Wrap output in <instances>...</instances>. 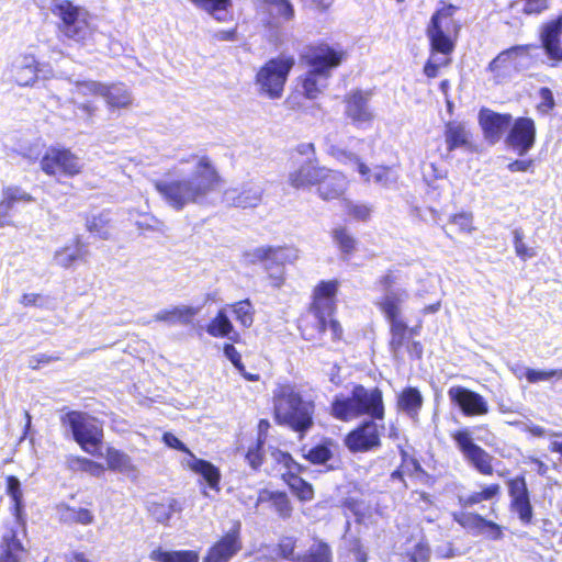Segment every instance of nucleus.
<instances>
[{"instance_id":"obj_1","label":"nucleus","mask_w":562,"mask_h":562,"mask_svg":"<svg viewBox=\"0 0 562 562\" xmlns=\"http://www.w3.org/2000/svg\"><path fill=\"white\" fill-rule=\"evenodd\" d=\"M180 161L194 162L191 178L154 182L155 190L173 209L180 211L188 204L203 203L209 195L221 191L224 179L209 155L191 154Z\"/></svg>"},{"instance_id":"obj_2","label":"nucleus","mask_w":562,"mask_h":562,"mask_svg":"<svg viewBox=\"0 0 562 562\" xmlns=\"http://www.w3.org/2000/svg\"><path fill=\"white\" fill-rule=\"evenodd\" d=\"M272 404L274 423L299 434L300 438L314 427L315 402L305 398L294 384H278L273 390Z\"/></svg>"},{"instance_id":"obj_3","label":"nucleus","mask_w":562,"mask_h":562,"mask_svg":"<svg viewBox=\"0 0 562 562\" xmlns=\"http://www.w3.org/2000/svg\"><path fill=\"white\" fill-rule=\"evenodd\" d=\"M403 295L404 292H392L383 295L375 302V307L389 323V348L393 355L406 351L415 359L423 356V345L420 341L413 340L422 330L420 322L414 326H408L403 315Z\"/></svg>"},{"instance_id":"obj_4","label":"nucleus","mask_w":562,"mask_h":562,"mask_svg":"<svg viewBox=\"0 0 562 562\" xmlns=\"http://www.w3.org/2000/svg\"><path fill=\"white\" fill-rule=\"evenodd\" d=\"M329 414L333 418L344 423L362 416L382 422L385 417L383 392L378 386L367 389L360 383L353 384L348 396L334 397L329 406Z\"/></svg>"},{"instance_id":"obj_5","label":"nucleus","mask_w":562,"mask_h":562,"mask_svg":"<svg viewBox=\"0 0 562 562\" xmlns=\"http://www.w3.org/2000/svg\"><path fill=\"white\" fill-rule=\"evenodd\" d=\"M340 282L337 279L322 280L312 291V300L308 312L314 316L313 322L308 316L302 315L297 321V328L305 340H314L327 330V317L336 313L337 293Z\"/></svg>"},{"instance_id":"obj_6","label":"nucleus","mask_w":562,"mask_h":562,"mask_svg":"<svg viewBox=\"0 0 562 562\" xmlns=\"http://www.w3.org/2000/svg\"><path fill=\"white\" fill-rule=\"evenodd\" d=\"M459 11V5L445 0L439 1L426 26V36L432 54L448 56L453 53L461 31V23L456 18Z\"/></svg>"},{"instance_id":"obj_7","label":"nucleus","mask_w":562,"mask_h":562,"mask_svg":"<svg viewBox=\"0 0 562 562\" xmlns=\"http://www.w3.org/2000/svg\"><path fill=\"white\" fill-rule=\"evenodd\" d=\"M60 423L83 452L93 457L101 456L103 422L87 412L70 409L60 416Z\"/></svg>"},{"instance_id":"obj_8","label":"nucleus","mask_w":562,"mask_h":562,"mask_svg":"<svg viewBox=\"0 0 562 562\" xmlns=\"http://www.w3.org/2000/svg\"><path fill=\"white\" fill-rule=\"evenodd\" d=\"M294 65L293 56H278L265 61L255 76L259 93L271 100L280 99Z\"/></svg>"},{"instance_id":"obj_9","label":"nucleus","mask_w":562,"mask_h":562,"mask_svg":"<svg viewBox=\"0 0 562 562\" xmlns=\"http://www.w3.org/2000/svg\"><path fill=\"white\" fill-rule=\"evenodd\" d=\"M247 261L251 265H260L269 273L272 284L280 286L284 282L283 269L292 265L296 258V250L286 245L260 246L245 252Z\"/></svg>"},{"instance_id":"obj_10","label":"nucleus","mask_w":562,"mask_h":562,"mask_svg":"<svg viewBox=\"0 0 562 562\" xmlns=\"http://www.w3.org/2000/svg\"><path fill=\"white\" fill-rule=\"evenodd\" d=\"M41 170L53 178H75L82 172L80 158L67 147L50 146L40 159Z\"/></svg>"},{"instance_id":"obj_11","label":"nucleus","mask_w":562,"mask_h":562,"mask_svg":"<svg viewBox=\"0 0 562 562\" xmlns=\"http://www.w3.org/2000/svg\"><path fill=\"white\" fill-rule=\"evenodd\" d=\"M347 50L340 46H331L325 41L310 44L301 54V61L310 69L331 76V70L338 68L347 59Z\"/></svg>"},{"instance_id":"obj_12","label":"nucleus","mask_w":562,"mask_h":562,"mask_svg":"<svg viewBox=\"0 0 562 562\" xmlns=\"http://www.w3.org/2000/svg\"><path fill=\"white\" fill-rule=\"evenodd\" d=\"M450 437L468 463L477 473L483 476L494 475V457L484 448L474 442L472 434L468 428L454 430L451 432Z\"/></svg>"},{"instance_id":"obj_13","label":"nucleus","mask_w":562,"mask_h":562,"mask_svg":"<svg viewBox=\"0 0 562 562\" xmlns=\"http://www.w3.org/2000/svg\"><path fill=\"white\" fill-rule=\"evenodd\" d=\"M380 419H363L344 437V445L351 453H366L382 447L384 425Z\"/></svg>"},{"instance_id":"obj_14","label":"nucleus","mask_w":562,"mask_h":562,"mask_svg":"<svg viewBox=\"0 0 562 562\" xmlns=\"http://www.w3.org/2000/svg\"><path fill=\"white\" fill-rule=\"evenodd\" d=\"M509 497V510L516 514L520 522L528 526L533 520V506L526 476L518 474L505 481Z\"/></svg>"},{"instance_id":"obj_15","label":"nucleus","mask_w":562,"mask_h":562,"mask_svg":"<svg viewBox=\"0 0 562 562\" xmlns=\"http://www.w3.org/2000/svg\"><path fill=\"white\" fill-rule=\"evenodd\" d=\"M52 13L60 20L59 30L68 38L83 37L82 31L88 26L89 13L70 0H63L52 8Z\"/></svg>"},{"instance_id":"obj_16","label":"nucleus","mask_w":562,"mask_h":562,"mask_svg":"<svg viewBox=\"0 0 562 562\" xmlns=\"http://www.w3.org/2000/svg\"><path fill=\"white\" fill-rule=\"evenodd\" d=\"M537 128L533 119L519 116L513 120L505 137V143L519 156H522L535 146Z\"/></svg>"},{"instance_id":"obj_17","label":"nucleus","mask_w":562,"mask_h":562,"mask_svg":"<svg viewBox=\"0 0 562 562\" xmlns=\"http://www.w3.org/2000/svg\"><path fill=\"white\" fill-rule=\"evenodd\" d=\"M448 397L467 417L484 416L490 412L488 402L480 393L462 385L448 390Z\"/></svg>"},{"instance_id":"obj_18","label":"nucleus","mask_w":562,"mask_h":562,"mask_svg":"<svg viewBox=\"0 0 562 562\" xmlns=\"http://www.w3.org/2000/svg\"><path fill=\"white\" fill-rule=\"evenodd\" d=\"M539 41L554 65L562 63V12L540 24Z\"/></svg>"},{"instance_id":"obj_19","label":"nucleus","mask_w":562,"mask_h":562,"mask_svg":"<svg viewBox=\"0 0 562 562\" xmlns=\"http://www.w3.org/2000/svg\"><path fill=\"white\" fill-rule=\"evenodd\" d=\"M370 90L355 89L345 94V116L357 127L370 124L374 115L369 108Z\"/></svg>"},{"instance_id":"obj_20","label":"nucleus","mask_w":562,"mask_h":562,"mask_svg":"<svg viewBox=\"0 0 562 562\" xmlns=\"http://www.w3.org/2000/svg\"><path fill=\"white\" fill-rule=\"evenodd\" d=\"M532 48V44H520L499 52L487 66L494 81L501 83L512 71L517 70V58L529 55Z\"/></svg>"},{"instance_id":"obj_21","label":"nucleus","mask_w":562,"mask_h":562,"mask_svg":"<svg viewBox=\"0 0 562 562\" xmlns=\"http://www.w3.org/2000/svg\"><path fill=\"white\" fill-rule=\"evenodd\" d=\"M350 180L340 170L324 167L315 187L318 198L323 201L345 200Z\"/></svg>"},{"instance_id":"obj_22","label":"nucleus","mask_w":562,"mask_h":562,"mask_svg":"<svg viewBox=\"0 0 562 562\" xmlns=\"http://www.w3.org/2000/svg\"><path fill=\"white\" fill-rule=\"evenodd\" d=\"M243 549L239 525L223 533L206 551L203 562H229Z\"/></svg>"},{"instance_id":"obj_23","label":"nucleus","mask_w":562,"mask_h":562,"mask_svg":"<svg viewBox=\"0 0 562 562\" xmlns=\"http://www.w3.org/2000/svg\"><path fill=\"white\" fill-rule=\"evenodd\" d=\"M483 136L490 144L498 143L513 123L510 113H498L488 108H482L477 115Z\"/></svg>"},{"instance_id":"obj_24","label":"nucleus","mask_w":562,"mask_h":562,"mask_svg":"<svg viewBox=\"0 0 562 562\" xmlns=\"http://www.w3.org/2000/svg\"><path fill=\"white\" fill-rule=\"evenodd\" d=\"M40 72V63L32 54L23 55L11 67V78L19 87H33Z\"/></svg>"},{"instance_id":"obj_25","label":"nucleus","mask_w":562,"mask_h":562,"mask_svg":"<svg viewBox=\"0 0 562 562\" xmlns=\"http://www.w3.org/2000/svg\"><path fill=\"white\" fill-rule=\"evenodd\" d=\"M324 167L325 166L318 165L316 160H307L289 173V184L295 190L315 188Z\"/></svg>"},{"instance_id":"obj_26","label":"nucleus","mask_w":562,"mask_h":562,"mask_svg":"<svg viewBox=\"0 0 562 562\" xmlns=\"http://www.w3.org/2000/svg\"><path fill=\"white\" fill-rule=\"evenodd\" d=\"M334 247L341 259L350 260L359 251L360 241L355 233L346 225L339 224L330 231Z\"/></svg>"},{"instance_id":"obj_27","label":"nucleus","mask_w":562,"mask_h":562,"mask_svg":"<svg viewBox=\"0 0 562 562\" xmlns=\"http://www.w3.org/2000/svg\"><path fill=\"white\" fill-rule=\"evenodd\" d=\"M88 255V244L81 236L77 235L69 244L60 247L55 252V260L59 267L68 269L78 262H85Z\"/></svg>"},{"instance_id":"obj_28","label":"nucleus","mask_w":562,"mask_h":562,"mask_svg":"<svg viewBox=\"0 0 562 562\" xmlns=\"http://www.w3.org/2000/svg\"><path fill=\"white\" fill-rule=\"evenodd\" d=\"M35 198L18 186H10L2 189L0 200V227L11 225L10 211L16 203H31Z\"/></svg>"},{"instance_id":"obj_29","label":"nucleus","mask_w":562,"mask_h":562,"mask_svg":"<svg viewBox=\"0 0 562 562\" xmlns=\"http://www.w3.org/2000/svg\"><path fill=\"white\" fill-rule=\"evenodd\" d=\"M27 549L14 529L8 530L0 540V562H26Z\"/></svg>"},{"instance_id":"obj_30","label":"nucleus","mask_w":562,"mask_h":562,"mask_svg":"<svg viewBox=\"0 0 562 562\" xmlns=\"http://www.w3.org/2000/svg\"><path fill=\"white\" fill-rule=\"evenodd\" d=\"M269 504L282 519L292 516L293 506L288 494L283 491H270L261 488L258 492L256 505Z\"/></svg>"},{"instance_id":"obj_31","label":"nucleus","mask_w":562,"mask_h":562,"mask_svg":"<svg viewBox=\"0 0 562 562\" xmlns=\"http://www.w3.org/2000/svg\"><path fill=\"white\" fill-rule=\"evenodd\" d=\"M337 449L336 441L330 437H323L319 442L306 449L301 448L302 458L313 465H324L334 458Z\"/></svg>"},{"instance_id":"obj_32","label":"nucleus","mask_w":562,"mask_h":562,"mask_svg":"<svg viewBox=\"0 0 562 562\" xmlns=\"http://www.w3.org/2000/svg\"><path fill=\"white\" fill-rule=\"evenodd\" d=\"M445 142L448 151H453L458 148H471L472 139L471 133L465 124L459 121H449L445 124L443 131Z\"/></svg>"},{"instance_id":"obj_33","label":"nucleus","mask_w":562,"mask_h":562,"mask_svg":"<svg viewBox=\"0 0 562 562\" xmlns=\"http://www.w3.org/2000/svg\"><path fill=\"white\" fill-rule=\"evenodd\" d=\"M102 98L110 110H125L133 104V95L124 82L105 83Z\"/></svg>"},{"instance_id":"obj_34","label":"nucleus","mask_w":562,"mask_h":562,"mask_svg":"<svg viewBox=\"0 0 562 562\" xmlns=\"http://www.w3.org/2000/svg\"><path fill=\"white\" fill-rule=\"evenodd\" d=\"M330 76L314 69H308L305 74L297 78V82L302 88V93L306 99L314 100L318 98L323 90L327 87V80Z\"/></svg>"},{"instance_id":"obj_35","label":"nucleus","mask_w":562,"mask_h":562,"mask_svg":"<svg viewBox=\"0 0 562 562\" xmlns=\"http://www.w3.org/2000/svg\"><path fill=\"white\" fill-rule=\"evenodd\" d=\"M199 312L194 306H175L169 310H162L154 316V321L166 323L168 325H190Z\"/></svg>"},{"instance_id":"obj_36","label":"nucleus","mask_w":562,"mask_h":562,"mask_svg":"<svg viewBox=\"0 0 562 562\" xmlns=\"http://www.w3.org/2000/svg\"><path fill=\"white\" fill-rule=\"evenodd\" d=\"M501 495L502 486L499 483L482 484L479 491L472 492L465 497H459V505L462 508H469L483 502L498 501Z\"/></svg>"},{"instance_id":"obj_37","label":"nucleus","mask_w":562,"mask_h":562,"mask_svg":"<svg viewBox=\"0 0 562 562\" xmlns=\"http://www.w3.org/2000/svg\"><path fill=\"white\" fill-rule=\"evenodd\" d=\"M206 333L214 338H231L237 341L239 335L234 333V325L224 310H218L206 325Z\"/></svg>"},{"instance_id":"obj_38","label":"nucleus","mask_w":562,"mask_h":562,"mask_svg":"<svg viewBox=\"0 0 562 562\" xmlns=\"http://www.w3.org/2000/svg\"><path fill=\"white\" fill-rule=\"evenodd\" d=\"M302 473L281 474V480L290 492L303 503L311 502L315 497L313 485L301 476Z\"/></svg>"},{"instance_id":"obj_39","label":"nucleus","mask_w":562,"mask_h":562,"mask_svg":"<svg viewBox=\"0 0 562 562\" xmlns=\"http://www.w3.org/2000/svg\"><path fill=\"white\" fill-rule=\"evenodd\" d=\"M66 467L71 472L87 473L93 477H101L105 474L106 468L103 463L82 456L70 454L66 459Z\"/></svg>"},{"instance_id":"obj_40","label":"nucleus","mask_w":562,"mask_h":562,"mask_svg":"<svg viewBox=\"0 0 562 562\" xmlns=\"http://www.w3.org/2000/svg\"><path fill=\"white\" fill-rule=\"evenodd\" d=\"M189 468L192 472L200 474L210 488L216 492L221 490V472L212 462L204 459L193 458V461L189 463Z\"/></svg>"},{"instance_id":"obj_41","label":"nucleus","mask_w":562,"mask_h":562,"mask_svg":"<svg viewBox=\"0 0 562 562\" xmlns=\"http://www.w3.org/2000/svg\"><path fill=\"white\" fill-rule=\"evenodd\" d=\"M424 403L420 391L415 386H407L397 396L396 405L400 411L409 416H416Z\"/></svg>"},{"instance_id":"obj_42","label":"nucleus","mask_w":562,"mask_h":562,"mask_svg":"<svg viewBox=\"0 0 562 562\" xmlns=\"http://www.w3.org/2000/svg\"><path fill=\"white\" fill-rule=\"evenodd\" d=\"M106 470L120 473H131L136 470L132 458L124 451L114 447H108L105 450Z\"/></svg>"},{"instance_id":"obj_43","label":"nucleus","mask_w":562,"mask_h":562,"mask_svg":"<svg viewBox=\"0 0 562 562\" xmlns=\"http://www.w3.org/2000/svg\"><path fill=\"white\" fill-rule=\"evenodd\" d=\"M296 562H334L333 549L325 540L314 539L311 547L296 557Z\"/></svg>"},{"instance_id":"obj_44","label":"nucleus","mask_w":562,"mask_h":562,"mask_svg":"<svg viewBox=\"0 0 562 562\" xmlns=\"http://www.w3.org/2000/svg\"><path fill=\"white\" fill-rule=\"evenodd\" d=\"M401 463L400 465L391 472L390 479L392 481L400 482L404 488H407V482L405 480V472L413 474L417 472H423V468L419 461L411 456L405 449H401Z\"/></svg>"},{"instance_id":"obj_45","label":"nucleus","mask_w":562,"mask_h":562,"mask_svg":"<svg viewBox=\"0 0 562 562\" xmlns=\"http://www.w3.org/2000/svg\"><path fill=\"white\" fill-rule=\"evenodd\" d=\"M155 562H199V553L194 550L164 551L158 548L149 553Z\"/></svg>"},{"instance_id":"obj_46","label":"nucleus","mask_w":562,"mask_h":562,"mask_svg":"<svg viewBox=\"0 0 562 562\" xmlns=\"http://www.w3.org/2000/svg\"><path fill=\"white\" fill-rule=\"evenodd\" d=\"M540 538L548 548L562 546V521L543 518L540 526Z\"/></svg>"},{"instance_id":"obj_47","label":"nucleus","mask_w":562,"mask_h":562,"mask_svg":"<svg viewBox=\"0 0 562 562\" xmlns=\"http://www.w3.org/2000/svg\"><path fill=\"white\" fill-rule=\"evenodd\" d=\"M94 520L93 514L87 508H75L63 505L60 508L59 521L66 525L79 524L90 525Z\"/></svg>"},{"instance_id":"obj_48","label":"nucleus","mask_w":562,"mask_h":562,"mask_svg":"<svg viewBox=\"0 0 562 562\" xmlns=\"http://www.w3.org/2000/svg\"><path fill=\"white\" fill-rule=\"evenodd\" d=\"M270 456L273 459L274 464L279 465L280 469L284 470L281 474L303 473L306 470V468L300 462H297L293 458V456L288 451H283L279 448H273L270 451Z\"/></svg>"},{"instance_id":"obj_49","label":"nucleus","mask_w":562,"mask_h":562,"mask_svg":"<svg viewBox=\"0 0 562 562\" xmlns=\"http://www.w3.org/2000/svg\"><path fill=\"white\" fill-rule=\"evenodd\" d=\"M85 226L91 235L100 239L106 240L111 237V222L103 213L88 216Z\"/></svg>"},{"instance_id":"obj_50","label":"nucleus","mask_w":562,"mask_h":562,"mask_svg":"<svg viewBox=\"0 0 562 562\" xmlns=\"http://www.w3.org/2000/svg\"><path fill=\"white\" fill-rule=\"evenodd\" d=\"M519 3H521L519 12L525 16H539L551 8V0H512L508 9L513 10Z\"/></svg>"},{"instance_id":"obj_51","label":"nucleus","mask_w":562,"mask_h":562,"mask_svg":"<svg viewBox=\"0 0 562 562\" xmlns=\"http://www.w3.org/2000/svg\"><path fill=\"white\" fill-rule=\"evenodd\" d=\"M5 491L12 501V513L20 518L23 512V491L20 480L15 475L5 479Z\"/></svg>"},{"instance_id":"obj_52","label":"nucleus","mask_w":562,"mask_h":562,"mask_svg":"<svg viewBox=\"0 0 562 562\" xmlns=\"http://www.w3.org/2000/svg\"><path fill=\"white\" fill-rule=\"evenodd\" d=\"M235 319L245 328H249L255 318V308L249 299L237 301L229 305Z\"/></svg>"},{"instance_id":"obj_53","label":"nucleus","mask_w":562,"mask_h":562,"mask_svg":"<svg viewBox=\"0 0 562 562\" xmlns=\"http://www.w3.org/2000/svg\"><path fill=\"white\" fill-rule=\"evenodd\" d=\"M223 351L225 357L233 363V366L246 381L257 382L260 380V375L258 373H250L246 371V368L241 361V355L233 344H224Z\"/></svg>"},{"instance_id":"obj_54","label":"nucleus","mask_w":562,"mask_h":562,"mask_svg":"<svg viewBox=\"0 0 562 562\" xmlns=\"http://www.w3.org/2000/svg\"><path fill=\"white\" fill-rule=\"evenodd\" d=\"M345 209H346V214L351 220H355L358 222H363V223L370 221V218L372 216V212H373L372 205L369 203H364V202L347 201V203L345 204Z\"/></svg>"},{"instance_id":"obj_55","label":"nucleus","mask_w":562,"mask_h":562,"mask_svg":"<svg viewBox=\"0 0 562 562\" xmlns=\"http://www.w3.org/2000/svg\"><path fill=\"white\" fill-rule=\"evenodd\" d=\"M452 519L464 529L481 531L484 517L477 513L458 512L452 514Z\"/></svg>"},{"instance_id":"obj_56","label":"nucleus","mask_w":562,"mask_h":562,"mask_svg":"<svg viewBox=\"0 0 562 562\" xmlns=\"http://www.w3.org/2000/svg\"><path fill=\"white\" fill-rule=\"evenodd\" d=\"M244 457L249 468L258 472L266 460L265 443L256 441L252 446L248 447Z\"/></svg>"},{"instance_id":"obj_57","label":"nucleus","mask_w":562,"mask_h":562,"mask_svg":"<svg viewBox=\"0 0 562 562\" xmlns=\"http://www.w3.org/2000/svg\"><path fill=\"white\" fill-rule=\"evenodd\" d=\"M296 547L297 541L294 537H282L276 546L277 558L296 562Z\"/></svg>"},{"instance_id":"obj_58","label":"nucleus","mask_w":562,"mask_h":562,"mask_svg":"<svg viewBox=\"0 0 562 562\" xmlns=\"http://www.w3.org/2000/svg\"><path fill=\"white\" fill-rule=\"evenodd\" d=\"M525 378L529 383H539L542 381H548L550 379H562V369H550V370H537L532 368H528L525 370Z\"/></svg>"},{"instance_id":"obj_59","label":"nucleus","mask_w":562,"mask_h":562,"mask_svg":"<svg viewBox=\"0 0 562 562\" xmlns=\"http://www.w3.org/2000/svg\"><path fill=\"white\" fill-rule=\"evenodd\" d=\"M400 278V271L394 268L386 269L383 274H381L375 284L379 286V289L383 292H386L384 295L392 293V288L396 285ZM404 292L403 300L407 296L406 292Z\"/></svg>"},{"instance_id":"obj_60","label":"nucleus","mask_w":562,"mask_h":562,"mask_svg":"<svg viewBox=\"0 0 562 562\" xmlns=\"http://www.w3.org/2000/svg\"><path fill=\"white\" fill-rule=\"evenodd\" d=\"M194 7L209 14L215 15L216 12L227 11L232 7V0H189Z\"/></svg>"},{"instance_id":"obj_61","label":"nucleus","mask_w":562,"mask_h":562,"mask_svg":"<svg viewBox=\"0 0 562 562\" xmlns=\"http://www.w3.org/2000/svg\"><path fill=\"white\" fill-rule=\"evenodd\" d=\"M449 223L456 225L459 233L469 234L475 229L471 212L462 211L454 213L449 217Z\"/></svg>"},{"instance_id":"obj_62","label":"nucleus","mask_w":562,"mask_h":562,"mask_svg":"<svg viewBox=\"0 0 562 562\" xmlns=\"http://www.w3.org/2000/svg\"><path fill=\"white\" fill-rule=\"evenodd\" d=\"M327 154L339 162L346 164L348 161L355 162L358 158L352 151L341 148L333 144V140L327 137Z\"/></svg>"},{"instance_id":"obj_63","label":"nucleus","mask_w":562,"mask_h":562,"mask_svg":"<svg viewBox=\"0 0 562 562\" xmlns=\"http://www.w3.org/2000/svg\"><path fill=\"white\" fill-rule=\"evenodd\" d=\"M541 101L536 109L540 114H549L555 108V100L550 88L541 87L539 89Z\"/></svg>"},{"instance_id":"obj_64","label":"nucleus","mask_w":562,"mask_h":562,"mask_svg":"<svg viewBox=\"0 0 562 562\" xmlns=\"http://www.w3.org/2000/svg\"><path fill=\"white\" fill-rule=\"evenodd\" d=\"M513 244L517 257H519L521 260H527L536 255L535 250L532 248H529L524 243V235L519 229H516L514 232Z\"/></svg>"}]
</instances>
